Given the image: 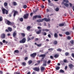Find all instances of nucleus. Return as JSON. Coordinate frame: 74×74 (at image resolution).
<instances>
[{"label": "nucleus", "instance_id": "obj_45", "mask_svg": "<svg viewBox=\"0 0 74 74\" xmlns=\"http://www.w3.org/2000/svg\"><path fill=\"white\" fill-rule=\"evenodd\" d=\"M59 69H60V67L59 66H57L56 68V70H59Z\"/></svg>", "mask_w": 74, "mask_h": 74}, {"label": "nucleus", "instance_id": "obj_40", "mask_svg": "<svg viewBox=\"0 0 74 74\" xmlns=\"http://www.w3.org/2000/svg\"><path fill=\"white\" fill-rule=\"evenodd\" d=\"M37 18H41V16L37 15Z\"/></svg>", "mask_w": 74, "mask_h": 74}, {"label": "nucleus", "instance_id": "obj_14", "mask_svg": "<svg viewBox=\"0 0 74 74\" xmlns=\"http://www.w3.org/2000/svg\"><path fill=\"white\" fill-rule=\"evenodd\" d=\"M48 2L49 3V5H50V6H52L53 5V3H51V1L50 0H48Z\"/></svg>", "mask_w": 74, "mask_h": 74}, {"label": "nucleus", "instance_id": "obj_31", "mask_svg": "<svg viewBox=\"0 0 74 74\" xmlns=\"http://www.w3.org/2000/svg\"><path fill=\"white\" fill-rule=\"evenodd\" d=\"M23 8H24L25 9H26V8H27V6L26 5H23Z\"/></svg>", "mask_w": 74, "mask_h": 74}, {"label": "nucleus", "instance_id": "obj_22", "mask_svg": "<svg viewBox=\"0 0 74 74\" xmlns=\"http://www.w3.org/2000/svg\"><path fill=\"white\" fill-rule=\"evenodd\" d=\"M21 35L23 37H25V34L24 33H21Z\"/></svg>", "mask_w": 74, "mask_h": 74}, {"label": "nucleus", "instance_id": "obj_25", "mask_svg": "<svg viewBox=\"0 0 74 74\" xmlns=\"http://www.w3.org/2000/svg\"><path fill=\"white\" fill-rule=\"evenodd\" d=\"M4 60L2 59H0V63H3Z\"/></svg>", "mask_w": 74, "mask_h": 74}, {"label": "nucleus", "instance_id": "obj_20", "mask_svg": "<svg viewBox=\"0 0 74 74\" xmlns=\"http://www.w3.org/2000/svg\"><path fill=\"white\" fill-rule=\"evenodd\" d=\"M54 57L55 58H57L59 57V55L58 54H55L54 56Z\"/></svg>", "mask_w": 74, "mask_h": 74}, {"label": "nucleus", "instance_id": "obj_48", "mask_svg": "<svg viewBox=\"0 0 74 74\" xmlns=\"http://www.w3.org/2000/svg\"><path fill=\"white\" fill-rule=\"evenodd\" d=\"M50 58L51 59H53V57L52 56H50Z\"/></svg>", "mask_w": 74, "mask_h": 74}, {"label": "nucleus", "instance_id": "obj_34", "mask_svg": "<svg viewBox=\"0 0 74 74\" xmlns=\"http://www.w3.org/2000/svg\"><path fill=\"white\" fill-rule=\"evenodd\" d=\"M65 56H68V55H69V52H66L65 54Z\"/></svg>", "mask_w": 74, "mask_h": 74}, {"label": "nucleus", "instance_id": "obj_26", "mask_svg": "<svg viewBox=\"0 0 74 74\" xmlns=\"http://www.w3.org/2000/svg\"><path fill=\"white\" fill-rule=\"evenodd\" d=\"M57 51H59V52H61L62 51V49L58 48V49H57Z\"/></svg>", "mask_w": 74, "mask_h": 74}, {"label": "nucleus", "instance_id": "obj_1", "mask_svg": "<svg viewBox=\"0 0 74 74\" xmlns=\"http://www.w3.org/2000/svg\"><path fill=\"white\" fill-rule=\"evenodd\" d=\"M43 21H45L46 22H49L50 19L49 18L47 19V18H44L43 19H39L36 20L37 22H42Z\"/></svg>", "mask_w": 74, "mask_h": 74}, {"label": "nucleus", "instance_id": "obj_7", "mask_svg": "<svg viewBox=\"0 0 74 74\" xmlns=\"http://www.w3.org/2000/svg\"><path fill=\"white\" fill-rule=\"evenodd\" d=\"M34 70H35L36 71H40V68L39 67H35L33 68Z\"/></svg>", "mask_w": 74, "mask_h": 74}, {"label": "nucleus", "instance_id": "obj_32", "mask_svg": "<svg viewBox=\"0 0 74 74\" xmlns=\"http://www.w3.org/2000/svg\"><path fill=\"white\" fill-rule=\"evenodd\" d=\"M14 52H15V53H19V51L18 50H15L14 51Z\"/></svg>", "mask_w": 74, "mask_h": 74}, {"label": "nucleus", "instance_id": "obj_5", "mask_svg": "<svg viewBox=\"0 0 74 74\" xmlns=\"http://www.w3.org/2000/svg\"><path fill=\"white\" fill-rule=\"evenodd\" d=\"M37 55V53H34L32 54H31L30 55V56L33 58H35V56Z\"/></svg>", "mask_w": 74, "mask_h": 74}, {"label": "nucleus", "instance_id": "obj_16", "mask_svg": "<svg viewBox=\"0 0 74 74\" xmlns=\"http://www.w3.org/2000/svg\"><path fill=\"white\" fill-rule=\"evenodd\" d=\"M53 44L54 45H56L58 44V41H54L53 42Z\"/></svg>", "mask_w": 74, "mask_h": 74}, {"label": "nucleus", "instance_id": "obj_53", "mask_svg": "<svg viewBox=\"0 0 74 74\" xmlns=\"http://www.w3.org/2000/svg\"><path fill=\"white\" fill-rule=\"evenodd\" d=\"M27 59H28V58L27 57H26L25 58V60H27Z\"/></svg>", "mask_w": 74, "mask_h": 74}, {"label": "nucleus", "instance_id": "obj_35", "mask_svg": "<svg viewBox=\"0 0 74 74\" xmlns=\"http://www.w3.org/2000/svg\"><path fill=\"white\" fill-rule=\"evenodd\" d=\"M13 4L14 5V6L16 5H17V3H16L15 2H13Z\"/></svg>", "mask_w": 74, "mask_h": 74}, {"label": "nucleus", "instance_id": "obj_18", "mask_svg": "<svg viewBox=\"0 0 74 74\" xmlns=\"http://www.w3.org/2000/svg\"><path fill=\"white\" fill-rule=\"evenodd\" d=\"M60 63L62 64V66H64L65 64V63L63 62V61H61L60 62Z\"/></svg>", "mask_w": 74, "mask_h": 74}, {"label": "nucleus", "instance_id": "obj_2", "mask_svg": "<svg viewBox=\"0 0 74 74\" xmlns=\"http://www.w3.org/2000/svg\"><path fill=\"white\" fill-rule=\"evenodd\" d=\"M5 23L6 24L8 25H9L10 26H13L14 24V23L12 22H11L9 20H8L7 19H5Z\"/></svg>", "mask_w": 74, "mask_h": 74}, {"label": "nucleus", "instance_id": "obj_13", "mask_svg": "<svg viewBox=\"0 0 74 74\" xmlns=\"http://www.w3.org/2000/svg\"><path fill=\"white\" fill-rule=\"evenodd\" d=\"M34 44L35 45H36L37 47H41V45H42V44H37V43L35 42L34 43Z\"/></svg>", "mask_w": 74, "mask_h": 74}, {"label": "nucleus", "instance_id": "obj_10", "mask_svg": "<svg viewBox=\"0 0 74 74\" xmlns=\"http://www.w3.org/2000/svg\"><path fill=\"white\" fill-rule=\"evenodd\" d=\"M69 66L70 69H72V68H73L74 67V65L72 64H70L69 65Z\"/></svg>", "mask_w": 74, "mask_h": 74}, {"label": "nucleus", "instance_id": "obj_9", "mask_svg": "<svg viewBox=\"0 0 74 74\" xmlns=\"http://www.w3.org/2000/svg\"><path fill=\"white\" fill-rule=\"evenodd\" d=\"M45 56H46L45 54H41L39 56V57H40V58H41V57H42V59H44L45 58Z\"/></svg>", "mask_w": 74, "mask_h": 74}, {"label": "nucleus", "instance_id": "obj_15", "mask_svg": "<svg viewBox=\"0 0 74 74\" xmlns=\"http://www.w3.org/2000/svg\"><path fill=\"white\" fill-rule=\"evenodd\" d=\"M41 32V29H39V31L36 32V33L37 34H40Z\"/></svg>", "mask_w": 74, "mask_h": 74}, {"label": "nucleus", "instance_id": "obj_8", "mask_svg": "<svg viewBox=\"0 0 74 74\" xmlns=\"http://www.w3.org/2000/svg\"><path fill=\"white\" fill-rule=\"evenodd\" d=\"M28 16H29V14L27 13L24 15V19H27L28 18Z\"/></svg>", "mask_w": 74, "mask_h": 74}, {"label": "nucleus", "instance_id": "obj_28", "mask_svg": "<svg viewBox=\"0 0 74 74\" xmlns=\"http://www.w3.org/2000/svg\"><path fill=\"white\" fill-rule=\"evenodd\" d=\"M4 5L5 6H7L8 5V3L7 2H5L4 3Z\"/></svg>", "mask_w": 74, "mask_h": 74}, {"label": "nucleus", "instance_id": "obj_46", "mask_svg": "<svg viewBox=\"0 0 74 74\" xmlns=\"http://www.w3.org/2000/svg\"><path fill=\"white\" fill-rule=\"evenodd\" d=\"M70 42L72 44H74V41L72 40Z\"/></svg>", "mask_w": 74, "mask_h": 74}, {"label": "nucleus", "instance_id": "obj_24", "mask_svg": "<svg viewBox=\"0 0 74 74\" xmlns=\"http://www.w3.org/2000/svg\"><path fill=\"white\" fill-rule=\"evenodd\" d=\"M64 23H60L59 24V26H64Z\"/></svg>", "mask_w": 74, "mask_h": 74}, {"label": "nucleus", "instance_id": "obj_55", "mask_svg": "<svg viewBox=\"0 0 74 74\" xmlns=\"http://www.w3.org/2000/svg\"><path fill=\"white\" fill-rule=\"evenodd\" d=\"M38 38H36L35 39V41H38Z\"/></svg>", "mask_w": 74, "mask_h": 74}, {"label": "nucleus", "instance_id": "obj_44", "mask_svg": "<svg viewBox=\"0 0 74 74\" xmlns=\"http://www.w3.org/2000/svg\"><path fill=\"white\" fill-rule=\"evenodd\" d=\"M43 66H47V63H44L43 64Z\"/></svg>", "mask_w": 74, "mask_h": 74}, {"label": "nucleus", "instance_id": "obj_59", "mask_svg": "<svg viewBox=\"0 0 74 74\" xmlns=\"http://www.w3.org/2000/svg\"><path fill=\"white\" fill-rule=\"evenodd\" d=\"M48 37H49V38H51V35L49 34L48 35Z\"/></svg>", "mask_w": 74, "mask_h": 74}, {"label": "nucleus", "instance_id": "obj_19", "mask_svg": "<svg viewBox=\"0 0 74 74\" xmlns=\"http://www.w3.org/2000/svg\"><path fill=\"white\" fill-rule=\"evenodd\" d=\"M54 36L56 38H58V34L56 33H55L54 34Z\"/></svg>", "mask_w": 74, "mask_h": 74}, {"label": "nucleus", "instance_id": "obj_4", "mask_svg": "<svg viewBox=\"0 0 74 74\" xmlns=\"http://www.w3.org/2000/svg\"><path fill=\"white\" fill-rule=\"evenodd\" d=\"M26 38H23L22 40H20L19 42L20 43L24 44L26 42Z\"/></svg>", "mask_w": 74, "mask_h": 74}, {"label": "nucleus", "instance_id": "obj_12", "mask_svg": "<svg viewBox=\"0 0 74 74\" xmlns=\"http://www.w3.org/2000/svg\"><path fill=\"white\" fill-rule=\"evenodd\" d=\"M5 34H2L1 36V38H5Z\"/></svg>", "mask_w": 74, "mask_h": 74}, {"label": "nucleus", "instance_id": "obj_23", "mask_svg": "<svg viewBox=\"0 0 74 74\" xmlns=\"http://www.w3.org/2000/svg\"><path fill=\"white\" fill-rule=\"evenodd\" d=\"M42 35H44V36H46V35H47V33L45 32H42Z\"/></svg>", "mask_w": 74, "mask_h": 74}, {"label": "nucleus", "instance_id": "obj_56", "mask_svg": "<svg viewBox=\"0 0 74 74\" xmlns=\"http://www.w3.org/2000/svg\"><path fill=\"white\" fill-rule=\"evenodd\" d=\"M44 63H47V60H45L44 61Z\"/></svg>", "mask_w": 74, "mask_h": 74}, {"label": "nucleus", "instance_id": "obj_63", "mask_svg": "<svg viewBox=\"0 0 74 74\" xmlns=\"http://www.w3.org/2000/svg\"><path fill=\"white\" fill-rule=\"evenodd\" d=\"M34 38V37H32L31 38V40H33Z\"/></svg>", "mask_w": 74, "mask_h": 74}, {"label": "nucleus", "instance_id": "obj_54", "mask_svg": "<svg viewBox=\"0 0 74 74\" xmlns=\"http://www.w3.org/2000/svg\"><path fill=\"white\" fill-rule=\"evenodd\" d=\"M45 31L46 32H48L49 31V29H45Z\"/></svg>", "mask_w": 74, "mask_h": 74}, {"label": "nucleus", "instance_id": "obj_51", "mask_svg": "<svg viewBox=\"0 0 74 74\" xmlns=\"http://www.w3.org/2000/svg\"><path fill=\"white\" fill-rule=\"evenodd\" d=\"M22 64H23V66H25V65H26V63L25 62H23Z\"/></svg>", "mask_w": 74, "mask_h": 74}, {"label": "nucleus", "instance_id": "obj_52", "mask_svg": "<svg viewBox=\"0 0 74 74\" xmlns=\"http://www.w3.org/2000/svg\"><path fill=\"white\" fill-rule=\"evenodd\" d=\"M6 32H8H8H9V31L8 29H6L5 30Z\"/></svg>", "mask_w": 74, "mask_h": 74}, {"label": "nucleus", "instance_id": "obj_49", "mask_svg": "<svg viewBox=\"0 0 74 74\" xmlns=\"http://www.w3.org/2000/svg\"><path fill=\"white\" fill-rule=\"evenodd\" d=\"M51 60H49L47 62V63H48V64L49 63H51Z\"/></svg>", "mask_w": 74, "mask_h": 74}, {"label": "nucleus", "instance_id": "obj_47", "mask_svg": "<svg viewBox=\"0 0 74 74\" xmlns=\"http://www.w3.org/2000/svg\"><path fill=\"white\" fill-rule=\"evenodd\" d=\"M2 17L1 16L0 17V21H3V19H2Z\"/></svg>", "mask_w": 74, "mask_h": 74}, {"label": "nucleus", "instance_id": "obj_60", "mask_svg": "<svg viewBox=\"0 0 74 74\" xmlns=\"http://www.w3.org/2000/svg\"><path fill=\"white\" fill-rule=\"evenodd\" d=\"M53 50V49L52 48L49 49V51H52V50Z\"/></svg>", "mask_w": 74, "mask_h": 74}, {"label": "nucleus", "instance_id": "obj_41", "mask_svg": "<svg viewBox=\"0 0 74 74\" xmlns=\"http://www.w3.org/2000/svg\"><path fill=\"white\" fill-rule=\"evenodd\" d=\"M30 40H31V39L29 38V37H28L27 39V41L28 42Z\"/></svg>", "mask_w": 74, "mask_h": 74}, {"label": "nucleus", "instance_id": "obj_39", "mask_svg": "<svg viewBox=\"0 0 74 74\" xmlns=\"http://www.w3.org/2000/svg\"><path fill=\"white\" fill-rule=\"evenodd\" d=\"M63 1L66 3H69V1L68 0H63Z\"/></svg>", "mask_w": 74, "mask_h": 74}, {"label": "nucleus", "instance_id": "obj_36", "mask_svg": "<svg viewBox=\"0 0 74 74\" xmlns=\"http://www.w3.org/2000/svg\"><path fill=\"white\" fill-rule=\"evenodd\" d=\"M64 5L66 6V7H68L69 6V4L67 3H64Z\"/></svg>", "mask_w": 74, "mask_h": 74}, {"label": "nucleus", "instance_id": "obj_30", "mask_svg": "<svg viewBox=\"0 0 74 74\" xmlns=\"http://www.w3.org/2000/svg\"><path fill=\"white\" fill-rule=\"evenodd\" d=\"M37 18V15L34 16L33 17V20H34V18L36 19V18Z\"/></svg>", "mask_w": 74, "mask_h": 74}, {"label": "nucleus", "instance_id": "obj_33", "mask_svg": "<svg viewBox=\"0 0 74 74\" xmlns=\"http://www.w3.org/2000/svg\"><path fill=\"white\" fill-rule=\"evenodd\" d=\"M65 34L66 35H69L70 34V32H67L65 33Z\"/></svg>", "mask_w": 74, "mask_h": 74}, {"label": "nucleus", "instance_id": "obj_58", "mask_svg": "<svg viewBox=\"0 0 74 74\" xmlns=\"http://www.w3.org/2000/svg\"><path fill=\"white\" fill-rule=\"evenodd\" d=\"M42 32H45V29H42Z\"/></svg>", "mask_w": 74, "mask_h": 74}, {"label": "nucleus", "instance_id": "obj_37", "mask_svg": "<svg viewBox=\"0 0 74 74\" xmlns=\"http://www.w3.org/2000/svg\"><path fill=\"white\" fill-rule=\"evenodd\" d=\"M19 20L21 22H23V18H21L19 19Z\"/></svg>", "mask_w": 74, "mask_h": 74}, {"label": "nucleus", "instance_id": "obj_64", "mask_svg": "<svg viewBox=\"0 0 74 74\" xmlns=\"http://www.w3.org/2000/svg\"><path fill=\"white\" fill-rule=\"evenodd\" d=\"M3 43H5V40H3Z\"/></svg>", "mask_w": 74, "mask_h": 74}, {"label": "nucleus", "instance_id": "obj_38", "mask_svg": "<svg viewBox=\"0 0 74 74\" xmlns=\"http://www.w3.org/2000/svg\"><path fill=\"white\" fill-rule=\"evenodd\" d=\"M60 73H64V71H63V70L62 69H61L60 70Z\"/></svg>", "mask_w": 74, "mask_h": 74}, {"label": "nucleus", "instance_id": "obj_50", "mask_svg": "<svg viewBox=\"0 0 74 74\" xmlns=\"http://www.w3.org/2000/svg\"><path fill=\"white\" fill-rule=\"evenodd\" d=\"M64 63H66L67 60H64L63 61Z\"/></svg>", "mask_w": 74, "mask_h": 74}, {"label": "nucleus", "instance_id": "obj_21", "mask_svg": "<svg viewBox=\"0 0 74 74\" xmlns=\"http://www.w3.org/2000/svg\"><path fill=\"white\" fill-rule=\"evenodd\" d=\"M30 28L31 27L30 26H28L27 28V29L28 30H30Z\"/></svg>", "mask_w": 74, "mask_h": 74}, {"label": "nucleus", "instance_id": "obj_11", "mask_svg": "<svg viewBox=\"0 0 74 74\" xmlns=\"http://www.w3.org/2000/svg\"><path fill=\"white\" fill-rule=\"evenodd\" d=\"M17 34V33L16 31H14L13 33L12 36L14 37H16V35Z\"/></svg>", "mask_w": 74, "mask_h": 74}, {"label": "nucleus", "instance_id": "obj_29", "mask_svg": "<svg viewBox=\"0 0 74 74\" xmlns=\"http://www.w3.org/2000/svg\"><path fill=\"white\" fill-rule=\"evenodd\" d=\"M44 67H42L40 68V70L41 71H43L44 70Z\"/></svg>", "mask_w": 74, "mask_h": 74}, {"label": "nucleus", "instance_id": "obj_61", "mask_svg": "<svg viewBox=\"0 0 74 74\" xmlns=\"http://www.w3.org/2000/svg\"><path fill=\"white\" fill-rule=\"evenodd\" d=\"M59 36L60 37H63V35L61 34H59Z\"/></svg>", "mask_w": 74, "mask_h": 74}, {"label": "nucleus", "instance_id": "obj_3", "mask_svg": "<svg viewBox=\"0 0 74 74\" xmlns=\"http://www.w3.org/2000/svg\"><path fill=\"white\" fill-rule=\"evenodd\" d=\"M2 13L3 14H8V10H6L5 9V8H3L2 9Z\"/></svg>", "mask_w": 74, "mask_h": 74}, {"label": "nucleus", "instance_id": "obj_62", "mask_svg": "<svg viewBox=\"0 0 74 74\" xmlns=\"http://www.w3.org/2000/svg\"><path fill=\"white\" fill-rule=\"evenodd\" d=\"M72 57H73V58H74V53H73L72 54Z\"/></svg>", "mask_w": 74, "mask_h": 74}, {"label": "nucleus", "instance_id": "obj_43", "mask_svg": "<svg viewBox=\"0 0 74 74\" xmlns=\"http://www.w3.org/2000/svg\"><path fill=\"white\" fill-rule=\"evenodd\" d=\"M59 8H56L55 9V11H59Z\"/></svg>", "mask_w": 74, "mask_h": 74}, {"label": "nucleus", "instance_id": "obj_17", "mask_svg": "<svg viewBox=\"0 0 74 74\" xmlns=\"http://www.w3.org/2000/svg\"><path fill=\"white\" fill-rule=\"evenodd\" d=\"M8 29L9 31V32H10L12 31V29L11 27H8Z\"/></svg>", "mask_w": 74, "mask_h": 74}, {"label": "nucleus", "instance_id": "obj_6", "mask_svg": "<svg viewBox=\"0 0 74 74\" xmlns=\"http://www.w3.org/2000/svg\"><path fill=\"white\" fill-rule=\"evenodd\" d=\"M18 14H19V13L18 12L16 11H15L14 12L13 16L14 17H15V16H16V15H18Z\"/></svg>", "mask_w": 74, "mask_h": 74}, {"label": "nucleus", "instance_id": "obj_57", "mask_svg": "<svg viewBox=\"0 0 74 74\" xmlns=\"http://www.w3.org/2000/svg\"><path fill=\"white\" fill-rule=\"evenodd\" d=\"M46 11H47V12H49V9H47L46 10Z\"/></svg>", "mask_w": 74, "mask_h": 74}, {"label": "nucleus", "instance_id": "obj_27", "mask_svg": "<svg viewBox=\"0 0 74 74\" xmlns=\"http://www.w3.org/2000/svg\"><path fill=\"white\" fill-rule=\"evenodd\" d=\"M28 63L29 64H32V60H30L28 61Z\"/></svg>", "mask_w": 74, "mask_h": 74}, {"label": "nucleus", "instance_id": "obj_42", "mask_svg": "<svg viewBox=\"0 0 74 74\" xmlns=\"http://www.w3.org/2000/svg\"><path fill=\"white\" fill-rule=\"evenodd\" d=\"M71 38L70 36H68L67 37V39H68V40H70Z\"/></svg>", "mask_w": 74, "mask_h": 74}]
</instances>
